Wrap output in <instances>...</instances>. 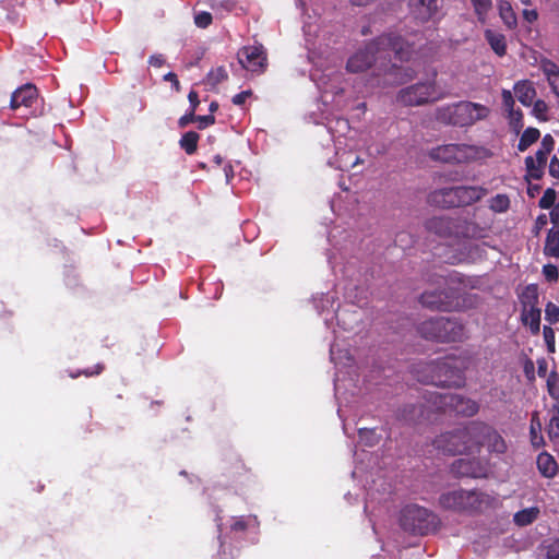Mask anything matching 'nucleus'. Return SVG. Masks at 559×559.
<instances>
[{
    "mask_svg": "<svg viewBox=\"0 0 559 559\" xmlns=\"http://www.w3.org/2000/svg\"><path fill=\"white\" fill-rule=\"evenodd\" d=\"M540 136V132L537 128L528 127L525 129L519 140L518 150L525 152L532 144L537 142Z\"/></svg>",
    "mask_w": 559,
    "mask_h": 559,
    "instance_id": "obj_26",
    "label": "nucleus"
},
{
    "mask_svg": "<svg viewBox=\"0 0 559 559\" xmlns=\"http://www.w3.org/2000/svg\"><path fill=\"white\" fill-rule=\"evenodd\" d=\"M511 127L519 132L523 128V114L520 109L508 114Z\"/></svg>",
    "mask_w": 559,
    "mask_h": 559,
    "instance_id": "obj_42",
    "label": "nucleus"
},
{
    "mask_svg": "<svg viewBox=\"0 0 559 559\" xmlns=\"http://www.w3.org/2000/svg\"><path fill=\"white\" fill-rule=\"evenodd\" d=\"M479 22L486 21L487 14L492 7L491 0H471Z\"/></svg>",
    "mask_w": 559,
    "mask_h": 559,
    "instance_id": "obj_30",
    "label": "nucleus"
},
{
    "mask_svg": "<svg viewBox=\"0 0 559 559\" xmlns=\"http://www.w3.org/2000/svg\"><path fill=\"white\" fill-rule=\"evenodd\" d=\"M550 433L555 437H559V406L557 413L550 419Z\"/></svg>",
    "mask_w": 559,
    "mask_h": 559,
    "instance_id": "obj_51",
    "label": "nucleus"
},
{
    "mask_svg": "<svg viewBox=\"0 0 559 559\" xmlns=\"http://www.w3.org/2000/svg\"><path fill=\"white\" fill-rule=\"evenodd\" d=\"M219 559H234L235 555L230 547H226V545L222 542L221 548L218 551Z\"/></svg>",
    "mask_w": 559,
    "mask_h": 559,
    "instance_id": "obj_54",
    "label": "nucleus"
},
{
    "mask_svg": "<svg viewBox=\"0 0 559 559\" xmlns=\"http://www.w3.org/2000/svg\"><path fill=\"white\" fill-rule=\"evenodd\" d=\"M522 321L525 325L530 326L532 334L536 335L540 330V309L531 305L528 308L524 306L522 311Z\"/></svg>",
    "mask_w": 559,
    "mask_h": 559,
    "instance_id": "obj_22",
    "label": "nucleus"
},
{
    "mask_svg": "<svg viewBox=\"0 0 559 559\" xmlns=\"http://www.w3.org/2000/svg\"><path fill=\"white\" fill-rule=\"evenodd\" d=\"M537 467L539 473L546 478H552L557 475L558 464L552 455L543 452L537 456Z\"/></svg>",
    "mask_w": 559,
    "mask_h": 559,
    "instance_id": "obj_23",
    "label": "nucleus"
},
{
    "mask_svg": "<svg viewBox=\"0 0 559 559\" xmlns=\"http://www.w3.org/2000/svg\"><path fill=\"white\" fill-rule=\"evenodd\" d=\"M510 207V199L504 193H499L489 200V209L495 213H504Z\"/></svg>",
    "mask_w": 559,
    "mask_h": 559,
    "instance_id": "obj_28",
    "label": "nucleus"
},
{
    "mask_svg": "<svg viewBox=\"0 0 559 559\" xmlns=\"http://www.w3.org/2000/svg\"><path fill=\"white\" fill-rule=\"evenodd\" d=\"M255 521V518L253 516H238L233 519V523L230 524V531L235 534L237 533H243L249 527L250 523Z\"/></svg>",
    "mask_w": 559,
    "mask_h": 559,
    "instance_id": "obj_33",
    "label": "nucleus"
},
{
    "mask_svg": "<svg viewBox=\"0 0 559 559\" xmlns=\"http://www.w3.org/2000/svg\"><path fill=\"white\" fill-rule=\"evenodd\" d=\"M499 15L509 29H513L518 25V19L513 8L508 0H499L498 2Z\"/></svg>",
    "mask_w": 559,
    "mask_h": 559,
    "instance_id": "obj_24",
    "label": "nucleus"
},
{
    "mask_svg": "<svg viewBox=\"0 0 559 559\" xmlns=\"http://www.w3.org/2000/svg\"><path fill=\"white\" fill-rule=\"evenodd\" d=\"M546 559H559V538L554 539L547 545Z\"/></svg>",
    "mask_w": 559,
    "mask_h": 559,
    "instance_id": "obj_43",
    "label": "nucleus"
},
{
    "mask_svg": "<svg viewBox=\"0 0 559 559\" xmlns=\"http://www.w3.org/2000/svg\"><path fill=\"white\" fill-rule=\"evenodd\" d=\"M217 109H218V103H217V102H212V103L210 104V107H209V110H210L211 115H212L213 112H215Z\"/></svg>",
    "mask_w": 559,
    "mask_h": 559,
    "instance_id": "obj_63",
    "label": "nucleus"
},
{
    "mask_svg": "<svg viewBox=\"0 0 559 559\" xmlns=\"http://www.w3.org/2000/svg\"><path fill=\"white\" fill-rule=\"evenodd\" d=\"M550 212V221L554 224H559V204H555Z\"/></svg>",
    "mask_w": 559,
    "mask_h": 559,
    "instance_id": "obj_59",
    "label": "nucleus"
},
{
    "mask_svg": "<svg viewBox=\"0 0 559 559\" xmlns=\"http://www.w3.org/2000/svg\"><path fill=\"white\" fill-rule=\"evenodd\" d=\"M533 115L539 119V120H543V121H546L547 120V111H548V105L546 104L545 100L543 99H537L535 102H533Z\"/></svg>",
    "mask_w": 559,
    "mask_h": 559,
    "instance_id": "obj_37",
    "label": "nucleus"
},
{
    "mask_svg": "<svg viewBox=\"0 0 559 559\" xmlns=\"http://www.w3.org/2000/svg\"><path fill=\"white\" fill-rule=\"evenodd\" d=\"M455 219L448 216H435L426 222V228L440 237H450L455 231Z\"/></svg>",
    "mask_w": 559,
    "mask_h": 559,
    "instance_id": "obj_19",
    "label": "nucleus"
},
{
    "mask_svg": "<svg viewBox=\"0 0 559 559\" xmlns=\"http://www.w3.org/2000/svg\"><path fill=\"white\" fill-rule=\"evenodd\" d=\"M451 472L456 477L479 478L485 476L486 468L478 459L462 457L453 461Z\"/></svg>",
    "mask_w": 559,
    "mask_h": 559,
    "instance_id": "obj_16",
    "label": "nucleus"
},
{
    "mask_svg": "<svg viewBox=\"0 0 559 559\" xmlns=\"http://www.w3.org/2000/svg\"><path fill=\"white\" fill-rule=\"evenodd\" d=\"M427 400L437 412L444 414L473 417L479 412L478 402L461 394L431 392Z\"/></svg>",
    "mask_w": 559,
    "mask_h": 559,
    "instance_id": "obj_10",
    "label": "nucleus"
},
{
    "mask_svg": "<svg viewBox=\"0 0 559 559\" xmlns=\"http://www.w3.org/2000/svg\"><path fill=\"white\" fill-rule=\"evenodd\" d=\"M400 525L413 535H428L435 533L440 520L437 514L418 504H408L404 507L400 515Z\"/></svg>",
    "mask_w": 559,
    "mask_h": 559,
    "instance_id": "obj_9",
    "label": "nucleus"
},
{
    "mask_svg": "<svg viewBox=\"0 0 559 559\" xmlns=\"http://www.w3.org/2000/svg\"><path fill=\"white\" fill-rule=\"evenodd\" d=\"M195 121L199 122V129H205L215 123V117L213 115L197 116Z\"/></svg>",
    "mask_w": 559,
    "mask_h": 559,
    "instance_id": "obj_46",
    "label": "nucleus"
},
{
    "mask_svg": "<svg viewBox=\"0 0 559 559\" xmlns=\"http://www.w3.org/2000/svg\"><path fill=\"white\" fill-rule=\"evenodd\" d=\"M549 154L550 153L548 151L539 147L536 151L535 156L528 155L525 157V179L527 181L531 179L540 180L544 177Z\"/></svg>",
    "mask_w": 559,
    "mask_h": 559,
    "instance_id": "obj_17",
    "label": "nucleus"
},
{
    "mask_svg": "<svg viewBox=\"0 0 559 559\" xmlns=\"http://www.w3.org/2000/svg\"><path fill=\"white\" fill-rule=\"evenodd\" d=\"M423 415L424 414V406H415L411 405L403 409L402 417L407 421H416V415Z\"/></svg>",
    "mask_w": 559,
    "mask_h": 559,
    "instance_id": "obj_38",
    "label": "nucleus"
},
{
    "mask_svg": "<svg viewBox=\"0 0 559 559\" xmlns=\"http://www.w3.org/2000/svg\"><path fill=\"white\" fill-rule=\"evenodd\" d=\"M544 252L551 258H559V237L550 230L546 237Z\"/></svg>",
    "mask_w": 559,
    "mask_h": 559,
    "instance_id": "obj_29",
    "label": "nucleus"
},
{
    "mask_svg": "<svg viewBox=\"0 0 559 559\" xmlns=\"http://www.w3.org/2000/svg\"><path fill=\"white\" fill-rule=\"evenodd\" d=\"M545 319L555 324L559 321V307L554 302H548L545 308Z\"/></svg>",
    "mask_w": 559,
    "mask_h": 559,
    "instance_id": "obj_39",
    "label": "nucleus"
},
{
    "mask_svg": "<svg viewBox=\"0 0 559 559\" xmlns=\"http://www.w3.org/2000/svg\"><path fill=\"white\" fill-rule=\"evenodd\" d=\"M224 171H225L227 180H229V178H231L234 176L233 167L230 164H226L224 166Z\"/></svg>",
    "mask_w": 559,
    "mask_h": 559,
    "instance_id": "obj_61",
    "label": "nucleus"
},
{
    "mask_svg": "<svg viewBox=\"0 0 559 559\" xmlns=\"http://www.w3.org/2000/svg\"><path fill=\"white\" fill-rule=\"evenodd\" d=\"M241 471H247L245 464L241 462V461H236L231 466H230V474H240Z\"/></svg>",
    "mask_w": 559,
    "mask_h": 559,
    "instance_id": "obj_58",
    "label": "nucleus"
},
{
    "mask_svg": "<svg viewBox=\"0 0 559 559\" xmlns=\"http://www.w3.org/2000/svg\"><path fill=\"white\" fill-rule=\"evenodd\" d=\"M543 335H544V340L546 342L548 352L554 353L555 347H556L555 331L550 326L545 325L543 329Z\"/></svg>",
    "mask_w": 559,
    "mask_h": 559,
    "instance_id": "obj_41",
    "label": "nucleus"
},
{
    "mask_svg": "<svg viewBox=\"0 0 559 559\" xmlns=\"http://www.w3.org/2000/svg\"><path fill=\"white\" fill-rule=\"evenodd\" d=\"M501 97H502L503 107L508 111V114L513 111L514 110V108H513L514 107V98H513L512 93L509 90H502Z\"/></svg>",
    "mask_w": 559,
    "mask_h": 559,
    "instance_id": "obj_44",
    "label": "nucleus"
},
{
    "mask_svg": "<svg viewBox=\"0 0 559 559\" xmlns=\"http://www.w3.org/2000/svg\"><path fill=\"white\" fill-rule=\"evenodd\" d=\"M523 15L525 20L530 23H533L538 17V14L535 10H524Z\"/></svg>",
    "mask_w": 559,
    "mask_h": 559,
    "instance_id": "obj_60",
    "label": "nucleus"
},
{
    "mask_svg": "<svg viewBox=\"0 0 559 559\" xmlns=\"http://www.w3.org/2000/svg\"><path fill=\"white\" fill-rule=\"evenodd\" d=\"M468 364L467 357L455 355L431 360L421 366L425 376H418V380L437 386L461 388L465 383Z\"/></svg>",
    "mask_w": 559,
    "mask_h": 559,
    "instance_id": "obj_2",
    "label": "nucleus"
},
{
    "mask_svg": "<svg viewBox=\"0 0 559 559\" xmlns=\"http://www.w3.org/2000/svg\"><path fill=\"white\" fill-rule=\"evenodd\" d=\"M428 287L420 294L418 301L431 311L449 312L460 306L459 290L452 286L453 280L443 274H430L426 280Z\"/></svg>",
    "mask_w": 559,
    "mask_h": 559,
    "instance_id": "obj_3",
    "label": "nucleus"
},
{
    "mask_svg": "<svg viewBox=\"0 0 559 559\" xmlns=\"http://www.w3.org/2000/svg\"><path fill=\"white\" fill-rule=\"evenodd\" d=\"M214 162L216 165H221L223 163V157L221 155L214 156Z\"/></svg>",
    "mask_w": 559,
    "mask_h": 559,
    "instance_id": "obj_64",
    "label": "nucleus"
},
{
    "mask_svg": "<svg viewBox=\"0 0 559 559\" xmlns=\"http://www.w3.org/2000/svg\"><path fill=\"white\" fill-rule=\"evenodd\" d=\"M556 197V191L552 188H547L538 201L539 207L544 210L552 207L555 205Z\"/></svg>",
    "mask_w": 559,
    "mask_h": 559,
    "instance_id": "obj_34",
    "label": "nucleus"
},
{
    "mask_svg": "<svg viewBox=\"0 0 559 559\" xmlns=\"http://www.w3.org/2000/svg\"><path fill=\"white\" fill-rule=\"evenodd\" d=\"M436 75L437 73L435 72L431 80L402 88L397 94V100L404 106L414 107L442 98V93L437 88Z\"/></svg>",
    "mask_w": 559,
    "mask_h": 559,
    "instance_id": "obj_13",
    "label": "nucleus"
},
{
    "mask_svg": "<svg viewBox=\"0 0 559 559\" xmlns=\"http://www.w3.org/2000/svg\"><path fill=\"white\" fill-rule=\"evenodd\" d=\"M358 437H359L360 441L364 442L368 447L376 445L380 440V436H378L376 433V430L368 429V428H359Z\"/></svg>",
    "mask_w": 559,
    "mask_h": 559,
    "instance_id": "obj_31",
    "label": "nucleus"
},
{
    "mask_svg": "<svg viewBox=\"0 0 559 559\" xmlns=\"http://www.w3.org/2000/svg\"><path fill=\"white\" fill-rule=\"evenodd\" d=\"M484 36L492 51L498 57H504L507 55V38L503 34L492 29H486Z\"/></svg>",
    "mask_w": 559,
    "mask_h": 559,
    "instance_id": "obj_21",
    "label": "nucleus"
},
{
    "mask_svg": "<svg viewBox=\"0 0 559 559\" xmlns=\"http://www.w3.org/2000/svg\"><path fill=\"white\" fill-rule=\"evenodd\" d=\"M433 447L439 452L448 455L473 452L471 423L464 427L439 435L433 440Z\"/></svg>",
    "mask_w": 559,
    "mask_h": 559,
    "instance_id": "obj_11",
    "label": "nucleus"
},
{
    "mask_svg": "<svg viewBox=\"0 0 559 559\" xmlns=\"http://www.w3.org/2000/svg\"><path fill=\"white\" fill-rule=\"evenodd\" d=\"M539 66L547 79L559 73V67L547 58H543Z\"/></svg>",
    "mask_w": 559,
    "mask_h": 559,
    "instance_id": "obj_36",
    "label": "nucleus"
},
{
    "mask_svg": "<svg viewBox=\"0 0 559 559\" xmlns=\"http://www.w3.org/2000/svg\"><path fill=\"white\" fill-rule=\"evenodd\" d=\"M252 95V91L251 90H247V91H242L238 94H236L231 102L234 105L236 106H241L246 103V100Z\"/></svg>",
    "mask_w": 559,
    "mask_h": 559,
    "instance_id": "obj_48",
    "label": "nucleus"
},
{
    "mask_svg": "<svg viewBox=\"0 0 559 559\" xmlns=\"http://www.w3.org/2000/svg\"><path fill=\"white\" fill-rule=\"evenodd\" d=\"M495 498L478 489L457 488L442 492L439 504L442 509L459 513L475 514L492 507Z\"/></svg>",
    "mask_w": 559,
    "mask_h": 559,
    "instance_id": "obj_4",
    "label": "nucleus"
},
{
    "mask_svg": "<svg viewBox=\"0 0 559 559\" xmlns=\"http://www.w3.org/2000/svg\"><path fill=\"white\" fill-rule=\"evenodd\" d=\"M38 98V91L35 85L26 83L16 88L11 96L10 107L16 110L21 107L31 108Z\"/></svg>",
    "mask_w": 559,
    "mask_h": 559,
    "instance_id": "obj_18",
    "label": "nucleus"
},
{
    "mask_svg": "<svg viewBox=\"0 0 559 559\" xmlns=\"http://www.w3.org/2000/svg\"><path fill=\"white\" fill-rule=\"evenodd\" d=\"M548 173L552 178L559 180V158L557 157V155H554L550 158Z\"/></svg>",
    "mask_w": 559,
    "mask_h": 559,
    "instance_id": "obj_45",
    "label": "nucleus"
},
{
    "mask_svg": "<svg viewBox=\"0 0 559 559\" xmlns=\"http://www.w3.org/2000/svg\"><path fill=\"white\" fill-rule=\"evenodd\" d=\"M539 513L538 507L526 508L518 511L513 516V521L519 526H527L537 520Z\"/></svg>",
    "mask_w": 559,
    "mask_h": 559,
    "instance_id": "obj_25",
    "label": "nucleus"
},
{
    "mask_svg": "<svg viewBox=\"0 0 559 559\" xmlns=\"http://www.w3.org/2000/svg\"><path fill=\"white\" fill-rule=\"evenodd\" d=\"M425 340L437 343H461L467 338L465 325L455 318L433 317L416 326Z\"/></svg>",
    "mask_w": 559,
    "mask_h": 559,
    "instance_id": "obj_5",
    "label": "nucleus"
},
{
    "mask_svg": "<svg viewBox=\"0 0 559 559\" xmlns=\"http://www.w3.org/2000/svg\"><path fill=\"white\" fill-rule=\"evenodd\" d=\"M544 274L549 282L558 280V270L555 265H545Z\"/></svg>",
    "mask_w": 559,
    "mask_h": 559,
    "instance_id": "obj_52",
    "label": "nucleus"
},
{
    "mask_svg": "<svg viewBox=\"0 0 559 559\" xmlns=\"http://www.w3.org/2000/svg\"><path fill=\"white\" fill-rule=\"evenodd\" d=\"M104 369H105L104 364L98 362V364H96L92 368H86V369H83V370H79L76 372H71L70 377L73 378V379H75V378H78V377H80L82 374L85 376V377H94V376L100 374L104 371Z\"/></svg>",
    "mask_w": 559,
    "mask_h": 559,
    "instance_id": "obj_35",
    "label": "nucleus"
},
{
    "mask_svg": "<svg viewBox=\"0 0 559 559\" xmlns=\"http://www.w3.org/2000/svg\"><path fill=\"white\" fill-rule=\"evenodd\" d=\"M547 223V218H546V215L545 214H542L537 217L536 219V224L538 226H544L545 224Z\"/></svg>",
    "mask_w": 559,
    "mask_h": 559,
    "instance_id": "obj_62",
    "label": "nucleus"
},
{
    "mask_svg": "<svg viewBox=\"0 0 559 559\" xmlns=\"http://www.w3.org/2000/svg\"><path fill=\"white\" fill-rule=\"evenodd\" d=\"M491 152L478 145L465 143H450L432 147L428 152L430 159L443 164H469L491 156Z\"/></svg>",
    "mask_w": 559,
    "mask_h": 559,
    "instance_id": "obj_6",
    "label": "nucleus"
},
{
    "mask_svg": "<svg viewBox=\"0 0 559 559\" xmlns=\"http://www.w3.org/2000/svg\"><path fill=\"white\" fill-rule=\"evenodd\" d=\"M473 452L486 447L490 453L503 454L508 447L503 437L492 426L484 421H471Z\"/></svg>",
    "mask_w": 559,
    "mask_h": 559,
    "instance_id": "obj_12",
    "label": "nucleus"
},
{
    "mask_svg": "<svg viewBox=\"0 0 559 559\" xmlns=\"http://www.w3.org/2000/svg\"><path fill=\"white\" fill-rule=\"evenodd\" d=\"M390 51L394 52L400 61H407L414 52V47L395 33L382 34L352 55L347 60L346 70L350 73L364 72L371 68L377 55Z\"/></svg>",
    "mask_w": 559,
    "mask_h": 559,
    "instance_id": "obj_1",
    "label": "nucleus"
},
{
    "mask_svg": "<svg viewBox=\"0 0 559 559\" xmlns=\"http://www.w3.org/2000/svg\"><path fill=\"white\" fill-rule=\"evenodd\" d=\"M213 21L212 14L206 11H201L194 15V24L200 28H206Z\"/></svg>",
    "mask_w": 559,
    "mask_h": 559,
    "instance_id": "obj_40",
    "label": "nucleus"
},
{
    "mask_svg": "<svg viewBox=\"0 0 559 559\" xmlns=\"http://www.w3.org/2000/svg\"><path fill=\"white\" fill-rule=\"evenodd\" d=\"M164 80L167 82H170L177 92L180 91L181 86H180V82H179L176 73L168 72L167 74L164 75Z\"/></svg>",
    "mask_w": 559,
    "mask_h": 559,
    "instance_id": "obj_55",
    "label": "nucleus"
},
{
    "mask_svg": "<svg viewBox=\"0 0 559 559\" xmlns=\"http://www.w3.org/2000/svg\"><path fill=\"white\" fill-rule=\"evenodd\" d=\"M481 229L474 223L467 224L465 231L463 233V236L471 237V238H477L481 236Z\"/></svg>",
    "mask_w": 559,
    "mask_h": 559,
    "instance_id": "obj_47",
    "label": "nucleus"
},
{
    "mask_svg": "<svg viewBox=\"0 0 559 559\" xmlns=\"http://www.w3.org/2000/svg\"><path fill=\"white\" fill-rule=\"evenodd\" d=\"M548 83L551 87V91L554 92V94L559 97V73L551 76V78H548Z\"/></svg>",
    "mask_w": 559,
    "mask_h": 559,
    "instance_id": "obj_57",
    "label": "nucleus"
},
{
    "mask_svg": "<svg viewBox=\"0 0 559 559\" xmlns=\"http://www.w3.org/2000/svg\"><path fill=\"white\" fill-rule=\"evenodd\" d=\"M165 63V58L163 55H153L148 59V64L155 68H160Z\"/></svg>",
    "mask_w": 559,
    "mask_h": 559,
    "instance_id": "obj_56",
    "label": "nucleus"
},
{
    "mask_svg": "<svg viewBox=\"0 0 559 559\" xmlns=\"http://www.w3.org/2000/svg\"><path fill=\"white\" fill-rule=\"evenodd\" d=\"M195 118V112L190 110L189 112L185 114L182 117L179 118L178 126L180 128H186L188 124L194 122Z\"/></svg>",
    "mask_w": 559,
    "mask_h": 559,
    "instance_id": "obj_50",
    "label": "nucleus"
},
{
    "mask_svg": "<svg viewBox=\"0 0 559 559\" xmlns=\"http://www.w3.org/2000/svg\"><path fill=\"white\" fill-rule=\"evenodd\" d=\"M542 148H544L545 151H548L549 153H551L555 148V139L551 134H545L542 139V142H540V146Z\"/></svg>",
    "mask_w": 559,
    "mask_h": 559,
    "instance_id": "obj_49",
    "label": "nucleus"
},
{
    "mask_svg": "<svg viewBox=\"0 0 559 559\" xmlns=\"http://www.w3.org/2000/svg\"><path fill=\"white\" fill-rule=\"evenodd\" d=\"M442 0H408L407 7L412 19L419 24L440 20Z\"/></svg>",
    "mask_w": 559,
    "mask_h": 559,
    "instance_id": "obj_14",
    "label": "nucleus"
},
{
    "mask_svg": "<svg viewBox=\"0 0 559 559\" xmlns=\"http://www.w3.org/2000/svg\"><path fill=\"white\" fill-rule=\"evenodd\" d=\"M240 64L248 71L262 73L267 66L266 53L262 45L245 46L238 51Z\"/></svg>",
    "mask_w": 559,
    "mask_h": 559,
    "instance_id": "obj_15",
    "label": "nucleus"
},
{
    "mask_svg": "<svg viewBox=\"0 0 559 559\" xmlns=\"http://www.w3.org/2000/svg\"><path fill=\"white\" fill-rule=\"evenodd\" d=\"M188 99L190 103V110L195 112V110L200 104L198 92L194 90H191L188 94Z\"/></svg>",
    "mask_w": 559,
    "mask_h": 559,
    "instance_id": "obj_53",
    "label": "nucleus"
},
{
    "mask_svg": "<svg viewBox=\"0 0 559 559\" xmlns=\"http://www.w3.org/2000/svg\"><path fill=\"white\" fill-rule=\"evenodd\" d=\"M488 114L489 109L481 104L457 102L437 108L436 120L445 126L467 127L485 119Z\"/></svg>",
    "mask_w": 559,
    "mask_h": 559,
    "instance_id": "obj_7",
    "label": "nucleus"
},
{
    "mask_svg": "<svg viewBox=\"0 0 559 559\" xmlns=\"http://www.w3.org/2000/svg\"><path fill=\"white\" fill-rule=\"evenodd\" d=\"M514 92L518 100L525 107L532 106L536 96V90L531 81H519L514 85Z\"/></svg>",
    "mask_w": 559,
    "mask_h": 559,
    "instance_id": "obj_20",
    "label": "nucleus"
},
{
    "mask_svg": "<svg viewBox=\"0 0 559 559\" xmlns=\"http://www.w3.org/2000/svg\"><path fill=\"white\" fill-rule=\"evenodd\" d=\"M199 140L200 135L195 131H188L182 134L179 145L188 155H192L198 150Z\"/></svg>",
    "mask_w": 559,
    "mask_h": 559,
    "instance_id": "obj_27",
    "label": "nucleus"
},
{
    "mask_svg": "<svg viewBox=\"0 0 559 559\" xmlns=\"http://www.w3.org/2000/svg\"><path fill=\"white\" fill-rule=\"evenodd\" d=\"M487 193L480 186H456L431 192L429 201L443 209L464 207L480 201Z\"/></svg>",
    "mask_w": 559,
    "mask_h": 559,
    "instance_id": "obj_8",
    "label": "nucleus"
},
{
    "mask_svg": "<svg viewBox=\"0 0 559 559\" xmlns=\"http://www.w3.org/2000/svg\"><path fill=\"white\" fill-rule=\"evenodd\" d=\"M228 79V73L224 67H217L212 69L207 73V82L209 84L215 86Z\"/></svg>",
    "mask_w": 559,
    "mask_h": 559,
    "instance_id": "obj_32",
    "label": "nucleus"
}]
</instances>
